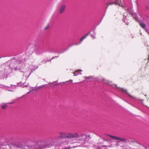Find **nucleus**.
Wrapping results in <instances>:
<instances>
[{"label": "nucleus", "instance_id": "nucleus-1", "mask_svg": "<svg viewBox=\"0 0 149 149\" xmlns=\"http://www.w3.org/2000/svg\"><path fill=\"white\" fill-rule=\"evenodd\" d=\"M78 136V134L76 133L74 134L72 133H62L61 135V137L63 138H75L77 137Z\"/></svg>", "mask_w": 149, "mask_h": 149}, {"label": "nucleus", "instance_id": "nucleus-7", "mask_svg": "<svg viewBox=\"0 0 149 149\" xmlns=\"http://www.w3.org/2000/svg\"><path fill=\"white\" fill-rule=\"evenodd\" d=\"M143 104L149 108V99H148L147 100L143 102H142Z\"/></svg>", "mask_w": 149, "mask_h": 149}, {"label": "nucleus", "instance_id": "nucleus-14", "mask_svg": "<svg viewBox=\"0 0 149 149\" xmlns=\"http://www.w3.org/2000/svg\"><path fill=\"white\" fill-rule=\"evenodd\" d=\"M140 101H143V99H139Z\"/></svg>", "mask_w": 149, "mask_h": 149}, {"label": "nucleus", "instance_id": "nucleus-19", "mask_svg": "<svg viewBox=\"0 0 149 149\" xmlns=\"http://www.w3.org/2000/svg\"><path fill=\"white\" fill-rule=\"evenodd\" d=\"M8 104H13V103H8Z\"/></svg>", "mask_w": 149, "mask_h": 149}, {"label": "nucleus", "instance_id": "nucleus-21", "mask_svg": "<svg viewBox=\"0 0 149 149\" xmlns=\"http://www.w3.org/2000/svg\"><path fill=\"white\" fill-rule=\"evenodd\" d=\"M69 81H71V82H72V80L70 79L69 80Z\"/></svg>", "mask_w": 149, "mask_h": 149}, {"label": "nucleus", "instance_id": "nucleus-13", "mask_svg": "<svg viewBox=\"0 0 149 149\" xmlns=\"http://www.w3.org/2000/svg\"><path fill=\"white\" fill-rule=\"evenodd\" d=\"M7 108V106L6 105H3L2 106V108L3 109H5Z\"/></svg>", "mask_w": 149, "mask_h": 149}, {"label": "nucleus", "instance_id": "nucleus-11", "mask_svg": "<svg viewBox=\"0 0 149 149\" xmlns=\"http://www.w3.org/2000/svg\"><path fill=\"white\" fill-rule=\"evenodd\" d=\"M120 90L121 91H122L124 93H127V91L125 89L123 88H120Z\"/></svg>", "mask_w": 149, "mask_h": 149}, {"label": "nucleus", "instance_id": "nucleus-18", "mask_svg": "<svg viewBox=\"0 0 149 149\" xmlns=\"http://www.w3.org/2000/svg\"><path fill=\"white\" fill-rule=\"evenodd\" d=\"M52 146V145L51 146H48V147H51V146Z\"/></svg>", "mask_w": 149, "mask_h": 149}, {"label": "nucleus", "instance_id": "nucleus-12", "mask_svg": "<svg viewBox=\"0 0 149 149\" xmlns=\"http://www.w3.org/2000/svg\"><path fill=\"white\" fill-rule=\"evenodd\" d=\"M49 25H47L45 27L44 29L45 30H47L49 29Z\"/></svg>", "mask_w": 149, "mask_h": 149}, {"label": "nucleus", "instance_id": "nucleus-20", "mask_svg": "<svg viewBox=\"0 0 149 149\" xmlns=\"http://www.w3.org/2000/svg\"><path fill=\"white\" fill-rule=\"evenodd\" d=\"M137 17H135V19L137 20Z\"/></svg>", "mask_w": 149, "mask_h": 149}, {"label": "nucleus", "instance_id": "nucleus-4", "mask_svg": "<svg viewBox=\"0 0 149 149\" xmlns=\"http://www.w3.org/2000/svg\"><path fill=\"white\" fill-rule=\"evenodd\" d=\"M121 2L120 0H115V3H107L108 6L109 5H111L112 4H114L115 3L116 4H117L118 5H120V3Z\"/></svg>", "mask_w": 149, "mask_h": 149}, {"label": "nucleus", "instance_id": "nucleus-15", "mask_svg": "<svg viewBox=\"0 0 149 149\" xmlns=\"http://www.w3.org/2000/svg\"><path fill=\"white\" fill-rule=\"evenodd\" d=\"M128 95H129L130 97H132V98H134V97H133V96H132L131 95H130L129 94H128Z\"/></svg>", "mask_w": 149, "mask_h": 149}, {"label": "nucleus", "instance_id": "nucleus-17", "mask_svg": "<svg viewBox=\"0 0 149 149\" xmlns=\"http://www.w3.org/2000/svg\"><path fill=\"white\" fill-rule=\"evenodd\" d=\"M89 78H90V77H85V79H88Z\"/></svg>", "mask_w": 149, "mask_h": 149}, {"label": "nucleus", "instance_id": "nucleus-10", "mask_svg": "<svg viewBox=\"0 0 149 149\" xmlns=\"http://www.w3.org/2000/svg\"><path fill=\"white\" fill-rule=\"evenodd\" d=\"M89 34V33H88L87 34H86V35H85V36H84L82 38H81L80 39V42H82V41L84 39H85L86 37Z\"/></svg>", "mask_w": 149, "mask_h": 149}, {"label": "nucleus", "instance_id": "nucleus-8", "mask_svg": "<svg viewBox=\"0 0 149 149\" xmlns=\"http://www.w3.org/2000/svg\"><path fill=\"white\" fill-rule=\"evenodd\" d=\"M109 136H110L111 138L115 139L116 140H122V139H120V138L119 137H116L114 136H112L111 135H109Z\"/></svg>", "mask_w": 149, "mask_h": 149}, {"label": "nucleus", "instance_id": "nucleus-22", "mask_svg": "<svg viewBox=\"0 0 149 149\" xmlns=\"http://www.w3.org/2000/svg\"><path fill=\"white\" fill-rule=\"evenodd\" d=\"M1 58V57H0V58Z\"/></svg>", "mask_w": 149, "mask_h": 149}, {"label": "nucleus", "instance_id": "nucleus-5", "mask_svg": "<svg viewBox=\"0 0 149 149\" xmlns=\"http://www.w3.org/2000/svg\"><path fill=\"white\" fill-rule=\"evenodd\" d=\"M13 146H16L18 148H21L22 147V145L21 143L19 142L14 143Z\"/></svg>", "mask_w": 149, "mask_h": 149}, {"label": "nucleus", "instance_id": "nucleus-2", "mask_svg": "<svg viewBox=\"0 0 149 149\" xmlns=\"http://www.w3.org/2000/svg\"><path fill=\"white\" fill-rule=\"evenodd\" d=\"M66 8L65 5L63 4L59 8V13L60 14L63 13L65 11Z\"/></svg>", "mask_w": 149, "mask_h": 149}, {"label": "nucleus", "instance_id": "nucleus-6", "mask_svg": "<svg viewBox=\"0 0 149 149\" xmlns=\"http://www.w3.org/2000/svg\"><path fill=\"white\" fill-rule=\"evenodd\" d=\"M81 70H77L74 73V76H77L79 74H81V72L82 71Z\"/></svg>", "mask_w": 149, "mask_h": 149}, {"label": "nucleus", "instance_id": "nucleus-16", "mask_svg": "<svg viewBox=\"0 0 149 149\" xmlns=\"http://www.w3.org/2000/svg\"><path fill=\"white\" fill-rule=\"evenodd\" d=\"M101 80L104 81H105V79L104 78H102V79H101Z\"/></svg>", "mask_w": 149, "mask_h": 149}, {"label": "nucleus", "instance_id": "nucleus-3", "mask_svg": "<svg viewBox=\"0 0 149 149\" xmlns=\"http://www.w3.org/2000/svg\"><path fill=\"white\" fill-rule=\"evenodd\" d=\"M79 138H80V140H84V142L86 141V139L87 138H90V137L89 135L82 134Z\"/></svg>", "mask_w": 149, "mask_h": 149}, {"label": "nucleus", "instance_id": "nucleus-9", "mask_svg": "<svg viewBox=\"0 0 149 149\" xmlns=\"http://www.w3.org/2000/svg\"><path fill=\"white\" fill-rule=\"evenodd\" d=\"M139 24L141 27L144 29L146 26V25L143 23L139 22Z\"/></svg>", "mask_w": 149, "mask_h": 149}]
</instances>
